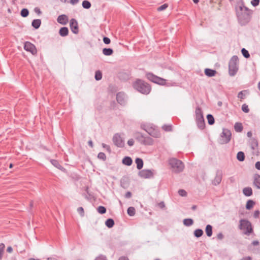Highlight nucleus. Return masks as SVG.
Segmentation results:
<instances>
[{"instance_id":"nucleus-41","label":"nucleus","mask_w":260,"mask_h":260,"mask_svg":"<svg viewBox=\"0 0 260 260\" xmlns=\"http://www.w3.org/2000/svg\"><path fill=\"white\" fill-rule=\"evenodd\" d=\"M208 122L210 125H212L214 123V118L211 114H208L207 116Z\"/></svg>"},{"instance_id":"nucleus-8","label":"nucleus","mask_w":260,"mask_h":260,"mask_svg":"<svg viewBox=\"0 0 260 260\" xmlns=\"http://www.w3.org/2000/svg\"><path fill=\"white\" fill-rule=\"evenodd\" d=\"M231 133L228 129H223L221 135V143L225 144L228 143L231 140Z\"/></svg>"},{"instance_id":"nucleus-18","label":"nucleus","mask_w":260,"mask_h":260,"mask_svg":"<svg viewBox=\"0 0 260 260\" xmlns=\"http://www.w3.org/2000/svg\"><path fill=\"white\" fill-rule=\"evenodd\" d=\"M141 142L142 144L145 145H151L153 144L154 141L151 138L149 137H142Z\"/></svg>"},{"instance_id":"nucleus-58","label":"nucleus","mask_w":260,"mask_h":260,"mask_svg":"<svg viewBox=\"0 0 260 260\" xmlns=\"http://www.w3.org/2000/svg\"><path fill=\"white\" fill-rule=\"evenodd\" d=\"M119 203L120 204V205L121 208L123 209L124 204H126V202L125 201H124L123 202H122L121 201L119 200Z\"/></svg>"},{"instance_id":"nucleus-48","label":"nucleus","mask_w":260,"mask_h":260,"mask_svg":"<svg viewBox=\"0 0 260 260\" xmlns=\"http://www.w3.org/2000/svg\"><path fill=\"white\" fill-rule=\"evenodd\" d=\"M178 194L181 197H185L187 195V192L184 189H179L178 190Z\"/></svg>"},{"instance_id":"nucleus-17","label":"nucleus","mask_w":260,"mask_h":260,"mask_svg":"<svg viewBox=\"0 0 260 260\" xmlns=\"http://www.w3.org/2000/svg\"><path fill=\"white\" fill-rule=\"evenodd\" d=\"M139 175L142 178H148L153 176V173L150 170H143L139 172Z\"/></svg>"},{"instance_id":"nucleus-25","label":"nucleus","mask_w":260,"mask_h":260,"mask_svg":"<svg viewBox=\"0 0 260 260\" xmlns=\"http://www.w3.org/2000/svg\"><path fill=\"white\" fill-rule=\"evenodd\" d=\"M216 71L214 70L210 69H206L205 70V74L206 76L208 77H213L216 74Z\"/></svg>"},{"instance_id":"nucleus-47","label":"nucleus","mask_w":260,"mask_h":260,"mask_svg":"<svg viewBox=\"0 0 260 260\" xmlns=\"http://www.w3.org/2000/svg\"><path fill=\"white\" fill-rule=\"evenodd\" d=\"M242 110L245 113H248L249 111V109L248 108V106L246 104H244L242 106Z\"/></svg>"},{"instance_id":"nucleus-33","label":"nucleus","mask_w":260,"mask_h":260,"mask_svg":"<svg viewBox=\"0 0 260 260\" xmlns=\"http://www.w3.org/2000/svg\"><path fill=\"white\" fill-rule=\"evenodd\" d=\"M20 15L22 17H26L29 15V11L26 8H23L20 12Z\"/></svg>"},{"instance_id":"nucleus-35","label":"nucleus","mask_w":260,"mask_h":260,"mask_svg":"<svg viewBox=\"0 0 260 260\" xmlns=\"http://www.w3.org/2000/svg\"><path fill=\"white\" fill-rule=\"evenodd\" d=\"M183 224L186 226H190L192 225L193 221L192 219L187 218L183 220Z\"/></svg>"},{"instance_id":"nucleus-7","label":"nucleus","mask_w":260,"mask_h":260,"mask_svg":"<svg viewBox=\"0 0 260 260\" xmlns=\"http://www.w3.org/2000/svg\"><path fill=\"white\" fill-rule=\"evenodd\" d=\"M145 130L151 136L154 138H159L160 136V133L159 131L156 128L155 126H146Z\"/></svg>"},{"instance_id":"nucleus-15","label":"nucleus","mask_w":260,"mask_h":260,"mask_svg":"<svg viewBox=\"0 0 260 260\" xmlns=\"http://www.w3.org/2000/svg\"><path fill=\"white\" fill-rule=\"evenodd\" d=\"M50 162L53 166L58 169L62 172L64 173L67 172V170L60 164L57 160L51 159H50Z\"/></svg>"},{"instance_id":"nucleus-16","label":"nucleus","mask_w":260,"mask_h":260,"mask_svg":"<svg viewBox=\"0 0 260 260\" xmlns=\"http://www.w3.org/2000/svg\"><path fill=\"white\" fill-rule=\"evenodd\" d=\"M116 100L117 102L122 105H124L125 103V94L123 92H119L117 93L116 95Z\"/></svg>"},{"instance_id":"nucleus-24","label":"nucleus","mask_w":260,"mask_h":260,"mask_svg":"<svg viewBox=\"0 0 260 260\" xmlns=\"http://www.w3.org/2000/svg\"><path fill=\"white\" fill-rule=\"evenodd\" d=\"M243 193L246 197H249L252 194V188L250 187H246L243 189Z\"/></svg>"},{"instance_id":"nucleus-52","label":"nucleus","mask_w":260,"mask_h":260,"mask_svg":"<svg viewBox=\"0 0 260 260\" xmlns=\"http://www.w3.org/2000/svg\"><path fill=\"white\" fill-rule=\"evenodd\" d=\"M103 42H104V43L105 44L108 45V44H109L110 43L111 40H110V39L108 37H104V38H103Z\"/></svg>"},{"instance_id":"nucleus-50","label":"nucleus","mask_w":260,"mask_h":260,"mask_svg":"<svg viewBox=\"0 0 260 260\" xmlns=\"http://www.w3.org/2000/svg\"><path fill=\"white\" fill-rule=\"evenodd\" d=\"M94 260H107V259L105 255L100 254L98 257H96Z\"/></svg>"},{"instance_id":"nucleus-45","label":"nucleus","mask_w":260,"mask_h":260,"mask_svg":"<svg viewBox=\"0 0 260 260\" xmlns=\"http://www.w3.org/2000/svg\"><path fill=\"white\" fill-rule=\"evenodd\" d=\"M241 52H242L243 55L245 58L249 57V56H250L249 53L248 51L247 50H246L245 48H243L241 50Z\"/></svg>"},{"instance_id":"nucleus-46","label":"nucleus","mask_w":260,"mask_h":260,"mask_svg":"<svg viewBox=\"0 0 260 260\" xmlns=\"http://www.w3.org/2000/svg\"><path fill=\"white\" fill-rule=\"evenodd\" d=\"M77 211L81 217H83L84 216V210L83 207H80L78 208Z\"/></svg>"},{"instance_id":"nucleus-20","label":"nucleus","mask_w":260,"mask_h":260,"mask_svg":"<svg viewBox=\"0 0 260 260\" xmlns=\"http://www.w3.org/2000/svg\"><path fill=\"white\" fill-rule=\"evenodd\" d=\"M196 122L198 127L201 129L205 127V121L204 117L196 118Z\"/></svg>"},{"instance_id":"nucleus-43","label":"nucleus","mask_w":260,"mask_h":260,"mask_svg":"<svg viewBox=\"0 0 260 260\" xmlns=\"http://www.w3.org/2000/svg\"><path fill=\"white\" fill-rule=\"evenodd\" d=\"M98 158L103 161H105L106 160V156L104 152H100L98 155Z\"/></svg>"},{"instance_id":"nucleus-4","label":"nucleus","mask_w":260,"mask_h":260,"mask_svg":"<svg viewBox=\"0 0 260 260\" xmlns=\"http://www.w3.org/2000/svg\"><path fill=\"white\" fill-rule=\"evenodd\" d=\"M169 162L174 172L177 173L183 170L184 166L181 160L172 158L169 159Z\"/></svg>"},{"instance_id":"nucleus-9","label":"nucleus","mask_w":260,"mask_h":260,"mask_svg":"<svg viewBox=\"0 0 260 260\" xmlns=\"http://www.w3.org/2000/svg\"><path fill=\"white\" fill-rule=\"evenodd\" d=\"M24 49L28 52H30L32 55H35L37 53V50L35 45L30 42H26L24 43Z\"/></svg>"},{"instance_id":"nucleus-21","label":"nucleus","mask_w":260,"mask_h":260,"mask_svg":"<svg viewBox=\"0 0 260 260\" xmlns=\"http://www.w3.org/2000/svg\"><path fill=\"white\" fill-rule=\"evenodd\" d=\"M58 33L61 37H66L69 34V29L66 26L62 27L59 29Z\"/></svg>"},{"instance_id":"nucleus-56","label":"nucleus","mask_w":260,"mask_h":260,"mask_svg":"<svg viewBox=\"0 0 260 260\" xmlns=\"http://www.w3.org/2000/svg\"><path fill=\"white\" fill-rule=\"evenodd\" d=\"M259 211L258 210H256L254 211L253 216L255 218H258L259 215Z\"/></svg>"},{"instance_id":"nucleus-6","label":"nucleus","mask_w":260,"mask_h":260,"mask_svg":"<svg viewBox=\"0 0 260 260\" xmlns=\"http://www.w3.org/2000/svg\"><path fill=\"white\" fill-rule=\"evenodd\" d=\"M240 229L244 230V234L249 235L253 231L251 223L245 219L240 221Z\"/></svg>"},{"instance_id":"nucleus-39","label":"nucleus","mask_w":260,"mask_h":260,"mask_svg":"<svg viewBox=\"0 0 260 260\" xmlns=\"http://www.w3.org/2000/svg\"><path fill=\"white\" fill-rule=\"evenodd\" d=\"M254 202L252 200H248L246 205V208L248 210L251 209L254 205Z\"/></svg>"},{"instance_id":"nucleus-5","label":"nucleus","mask_w":260,"mask_h":260,"mask_svg":"<svg viewBox=\"0 0 260 260\" xmlns=\"http://www.w3.org/2000/svg\"><path fill=\"white\" fill-rule=\"evenodd\" d=\"M238 57L237 56H234L229 62V74L231 76H234L238 70Z\"/></svg>"},{"instance_id":"nucleus-28","label":"nucleus","mask_w":260,"mask_h":260,"mask_svg":"<svg viewBox=\"0 0 260 260\" xmlns=\"http://www.w3.org/2000/svg\"><path fill=\"white\" fill-rule=\"evenodd\" d=\"M205 232L208 237H211L212 235V226L208 224L206 226Z\"/></svg>"},{"instance_id":"nucleus-22","label":"nucleus","mask_w":260,"mask_h":260,"mask_svg":"<svg viewBox=\"0 0 260 260\" xmlns=\"http://www.w3.org/2000/svg\"><path fill=\"white\" fill-rule=\"evenodd\" d=\"M253 185L257 188L260 189V175L255 174L254 176Z\"/></svg>"},{"instance_id":"nucleus-53","label":"nucleus","mask_w":260,"mask_h":260,"mask_svg":"<svg viewBox=\"0 0 260 260\" xmlns=\"http://www.w3.org/2000/svg\"><path fill=\"white\" fill-rule=\"evenodd\" d=\"M245 91H241L238 94V98L240 99H243L245 98V94H244V92Z\"/></svg>"},{"instance_id":"nucleus-2","label":"nucleus","mask_w":260,"mask_h":260,"mask_svg":"<svg viewBox=\"0 0 260 260\" xmlns=\"http://www.w3.org/2000/svg\"><path fill=\"white\" fill-rule=\"evenodd\" d=\"M135 89L144 94H148L151 90V86L145 81L137 79L133 84Z\"/></svg>"},{"instance_id":"nucleus-29","label":"nucleus","mask_w":260,"mask_h":260,"mask_svg":"<svg viewBox=\"0 0 260 260\" xmlns=\"http://www.w3.org/2000/svg\"><path fill=\"white\" fill-rule=\"evenodd\" d=\"M135 162L137 165V168L138 169L140 170L143 168V161L142 159L137 158H136Z\"/></svg>"},{"instance_id":"nucleus-36","label":"nucleus","mask_w":260,"mask_h":260,"mask_svg":"<svg viewBox=\"0 0 260 260\" xmlns=\"http://www.w3.org/2000/svg\"><path fill=\"white\" fill-rule=\"evenodd\" d=\"M234 128L237 132H241L243 129L242 125L240 123H236L235 124Z\"/></svg>"},{"instance_id":"nucleus-49","label":"nucleus","mask_w":260,"mask_h":260,"mask_svg":"<svg viewBox=\"0 0 260 260\" xmlns=\"http://www.w3.org/2000/svg\"><path fill=\"white\" fill-rule=\"evenodd\" d=\"M168 4H165L164 5H161V6L157 8V10L158 11H163V10H165L167 8H168Z\"/></svg>"},{"instance_id":"nucleus-44","label":"nucleus","mask_w":260,"mask_h":260,"mask_svg":"<svg viewBox=\"0 0 260 260\" xmlns=\"http://www.w3.org/2000/svg\"><path fill=\"white\" fill-rule=\"evenodd\" d=\"M162 129L166 132H170L172 130V125H164L162 126Z\"/></svg>"},{"instance_id":"nucleus-3","label":"nucleus","mask_w":260,"mask_h":260,"mask_svg":"<svg viewBox=\"0 0 260 260\" xmlns=\"http://www.w3.org/2000/svg\"><path fill=\"white\" fill-rule=\"evenodd\" d=\"M146 77L151 82L160 85H166L168 87L176 85L175 82H167L166 79L159 77L151 73H147L146 74Z\"/></svg>"},{"instance_id":"nucleus-64","label":"nucleus","mask_w":260,"mask_h":260,"mask_svg":"<svg viewBox=\"0 0 260 260\" xmlns=\"http://www.w3.org/2000/svg\"><path fill=\"white\" fill-rule=\"evenodd\" d=\"M118 260H129V259L126 256H122L120 257Z\"/></svg>"},{"instance_id":"nucleus-23","label":"nucleus","mask_w":260,"mask_h":260,"mask_svg":"<svg viewBox=\"0 0 260 260\" xmlns=\"http://www.w3.org/2000/svg\"><path fill=\"white\" fill-rule=\"evenodd\" d=\"M41 25V20L40 19H36L32 21L31 26L36 29H38Z\"/></svg>"},{"instance_id":"nucleus-31","label":"nucleus","mask_w":260,"mask_h":260,"mask_svg":"<svg viewBox=\"0 0 260 260\" xmlns=\"http://www.w3.org/2000/svg\"><path fill=\"white\" fill-rule=\"evenodd\" d=\"M102 73L101 71L98 70L95 72L94 78L96 81H100L102 78Z\"/></svg>"},{"instance_id":"nucleus-42","label":"nucleus","mask_w":260,"mask_h":260,"mask_svg":"<svg viewBox=\"0 0 260 260\" xmlns=\"http://www.w3.org/2000/svg\"><path fill=\"white\" fill-rule=\"evenodd\" d=\"M5 247V246L4 243H2L0 244V260H1L3 258V255Z\"/></svg>"},{"instance_id":"nucleus-1","label":"nucleus","mask_w":260,"mask_h":260,"mask_svg":"<svg viewBox=\"0 0 260 260\" xmlns=\"http://www.w3.org/2000/svg\"><path fill=\"white\" fill-rule=\"evenodd\" d=\"M236 12L238 20L241 25H245L249 22L252 11L245 6L242 2L237 3Z\"/></svg>"},{"instance_id":"nucleus-26","label":"nucleus","mask_w":260,"mask_h":260,"mask_svg":"<svg viewBox=\"0 0 260 260\" xmlns=\"http://www.w3.org/2000/svg\"><path fill=\"white\" fill-rule=\"evenodd\" d=\"M103 53L106 56L111 55L113 53V50L111 48H104L103 49Z\"/></svg>"},{"instance_id":"nucleus-11","label":"nucleus","mask_w":260,"mask_h":260,"mask_svg":"<svg viewBox=\"0 0 260 260\" xmlns=\"http://www.w3.org/2000/svg\"><path fill=\"white\" fill-rule=\"evenodd\" d=\"M70 27L71 31L74 34H78L79 32L78 23L76 19L72 18L70 21Z\"/></svg>"},{"instance_id":"nucleus-14","label":"nucleus","mask_w":260,"mask_h":260,"mask_svg":"<svg viewBox=\"0 0 260 260\" xmlns=\"http://www.w3.org/2000/svg\"><path fill=\"white\" fill-rule=\"evenodd\" d=\"M118 78L120 80L122 81L128 80L130 78L129 72H126L125 71H121L118 73Z\"/></svg>"},{"instance_id":"nucleus-19","label":"nucleus","mask_w":260,"mask_h":260,"mask_svg":"<svg viewBox=\"0 0 260 260\" xmlns=\"http://www.w3.org/2000/svg\"><path fill=\"white\" fill-rule=\"evenodd\" d=\"M222 180V174L221 172H217L215 177L213 180V184L215 185H218Z\"/></svg>"},{"instance_id":"nucleus-60","label":"nucleus","mask_w":260,"mask_h":260,"mask_svg":"<svg viewBox=\"0 0 260 260\" xmlns=\"http://www.w3.org/2000/svg\"><path fill=\"white\" fill-rule=\"evenodd\" d=\"M240 260H252V257H250V256H245V257H243V258H242L241 259H240Z\"/></svg>"},{"instance_id":"nucleus-55","label":"nucleus","mask_w":260,"mask_h":260,"mask_svg":"<svg viewBox=\"0 0 260 260\" xmlns=\"http://www.w3.org/2000/svg\"><path fill=\"white\" fill-rule=\"evenodd\" d=\"M251 3L253 6H256L259 4V0H252Z\"/></svg>"},{"instance_id":"nucleus-27","label":"nucleus","mask_w":260,"mask_h":260,"mask_svg":"<svg viewBox=\"0 0 260 260\" xmlns=\"http://www.w3.org/2000/svg\"><path fill=\"white\" fill-rule=\"evenodd\" d=\"M105 223L106 226L108 228H112V227H113L115 224V222L112 218H108L106 220Z\"/></svg>"},{"instance_id":"nucleus-10","label":"nucleus","mask_w":260,"mask_h":260,"mask_svg":"<svg viewBox=\"0 0 260 260\" xmlns=\"http://www.w3.org/2000/svg\"><path fill=\"white\" fill-rule=\"evenodd\" d=\"M113 142L118 147H122L124 145V141L118 134H115L112 139Z\"/></svg>"},{"instance_id":"nucleus-63","label":"nucleus","mask_w":260,"mask_h":260,"mask_svg":"<svg viewBox=\"0 0 260 260\" xmlns=\"http://www.w3.org/2000/svg\"><path fill=\"white\" fill-rule=\"evenodd\" d=\"M158 206L161 208H163L165 207V203L163 202H161L158 204Z\"/></svg>"},{"instance_id":"nucleus-37","label":"nucleus","mask_w":260,"mask_h":260,"mask_svg":"<svg viewBox=\"0 0 260 260\" xmlns=\"http://www.w3.org/2000/svg\"><path fill=\"white\" fill-rule=\"evenodd\" d=\"M203 234V231L201 229H197L194 231V235L197 238L201 237Z\"/></svg>"},{"instance_id":"nucleus-30","label":"nucleus","mask_w":260,"mask_h":260,"mask_svg":"<svg viewBox=\"0 0 260 260\" xmlns=\"http://www.w3.org/2000/svg\"><path fill=\"white\" fill-rule=\"evenodd\" d=\"M82 6L83 8L86 9H89L91 7V4L89 1L84 0L82 2Z\"/></svg>"},{"instance_id":"nucleus-62","label":"nucleus","mask_w":260,"mask_h":260,"mask_svg":"<svg viewBox=\"0 0 260 260\" xmlns=\"http://www.w3.org/2000/svg\"><path fill=\"white\" fill-rule=\"evenodd\" d=\"M255 168L258 170H260V161H257L255 163Z\"/></svg>"},{"instance_id":"nucleus-34","label":"nucleus","mask_w":260,"mask_h":260,"mask_svg":"<svg viewBox=\"0 0 260 260\" xmlns=\"http://www.w3.org/2000/svg\"><path fill=\"white\" fill-rule=\"evenodd\" d=\"M97 211L100 214H104L106 213L107 209L105 207L100 206L97 208Z\"/></svg>"},{"instance_id":"nucleus-54","label":"nucleus","mask_w":260,"mask_h":260,"mask_svg":"<svg viewBox=\"0 0 260 260\" xmlns=\"http://www.w3.org/2000/svg\"><path fill=\"white\" fill-rule=\"evenodd\" d=\"M34 11L36 13H37L38 15H40L41 14H42V11H41L40 9L38 7H36L35 9H34Z\"/></svg>"},{"instance_id":"nucleus-51","label":"nucleus","mask_w":260,"mask_h":260,"mask_svg":"<svg viewBox=\"0 0 260 260\" xmlns=\"http://www.w3.org/2000/svg\"><path fill=\"white\" fill-rule=\"evenodd\" d=\"M102 147L105 148L109 153H111V150L109 145H108L105 143H102Z\"/></svg>"},{"instance_id":"nucleus-40","label":"nucleus","mask_w":260,"mask_h":260,"mask_svg":"<svg viewBox=\"0 0 260 260\" xmlns=\"http://www.w3.org/2000/svg\"><path fill=\"white\" fill-rule=\"evenodd\" d=\"M122 162L124 165L130 166V156L124 157L123 158Z\"/></svg>"},{"instance_id":"nucleus-61","label":"nucleus","mask_w":260,"mask_h":260,"mask_svg":"<svg viewBox=\"0 0 260 260\" xmlns=\"http://www.w3.org/2000/svg\"><path fill=\"white\" fill-rule=\"evenodd\" d=\"M7 251L9 253H11L13 251V248L11 246H9L7 247Z\"/></svg>"},{"instance_id":"nucleus-32","label":"nucleus","mask_w":260,"mask_h":260,"mask_svg":"<svg viewBox=\"0 0 260 260\" xmlns=\"http://www.w3.org/2000/svg\"><path fill=\"white\" fill-rule=\"evenodd\" d=\"M237 158L240 161H244L245 159L244 153L242 151H240V152H238V153L237 154Z\"/></svg>"},{"instance_id":"nucleus-59","label":"nucleus","mask_w":260,"mask_h":260,"mask_svg":"<svg viewBox=\"0 0 260 260\" xmlns=\"http://www.w3.org/2000/svg\"><path fill=\"white\" fill-rule=\"evenodd\" d=\"M70 3L73 5H75L79 3V0H70Z\"/></svg>"},{"instance_id":"nucleus-38","label":"nucleus","mask_w":260,"mask_h":260,"mask_svg":"<svg viewBox=\"0 0 260 260\" xmlns=\"http://www.w3.org/2000/svg\"><path fill=\"white\" fill-rule=\"evenodd\" d=\"M196 118L202 117H203V113L202 110L200 108H197L196 109Z\"/></svg>"},{"instance_id":"nucleus-13","label":"nucleus","mask_w":260,"mask_h":260,"mask_svg":"<svg viewBox=\"0 0 260 260\" xmlns=\"http://www.w3.org/2000/svg\"><path fill=\"white\" fill-rule=\"evenodd\" d=\"M57 21L59 24L62 25H66L69 21L68 16L65 14H61L58 16Z\"/></svg>"},{"instance_id":"nucleus-57","label":"nucleus","mask_w":260,"mask_h":260,"mask_svg":"<svg viewBox=\"0 0 260 260\" xmlns=\"http://www.w3.org/2000/svg\"><path fill=\"white\" fill-rule=\"evenodd\" d=\"M223 235L221 233H218L217 235V239L219 240H222L223 238Z\"/></svg>"},{"instance_id":"nucleus-12","label":"nucleus","mask_w":260,"mask_h":260,"mask_svg":"<svg viewBox=\"0 0 260 260\" xmlns=\"http://www.w3.org/2000/svg\"><path fill=\"white\" fill-rule=\"evenodd\" d=\"M120 185L124 188L127 189L130 185V177L128 175L122 177L120 180Z\"/></svg>"}]
</instances>
